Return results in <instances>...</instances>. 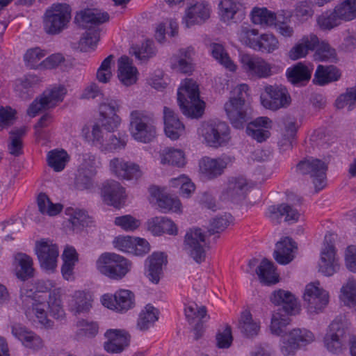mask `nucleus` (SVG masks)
<instances>
[{
	"label": "nucleus",
	"instance_id": "obj_1",
	"mask_svg": "<svg viewBox=\"0 0 356 356\" xmlns=\"http://www.w3.org/2000/svg\"><path fill=\"white\" fill-rule=\"evenodd\" d=\"M109 19V15L97 8H88L78 13L75 20L88 29L79 40V47L82 51L94 50L99 40V25Z\"/></svg>",
	"mask_w": 356,
	"mask_h": 356
},
{
	"label": "nucleus",
	"instance_id": "obj_2",
	"mask_svg": "<svg viewBox=\"0 0 356 356\" xmlns=\"http://www.w3.org/2000/svg\"><path fill=\"white\" fill-rule=\"evenodd\" d=\"M31 286H23L20 289L19 298L24 314L30 321L49 327L52 325V322L47 316L46 296L33 293Z\"/></svg>",
	"mask_w": 356,
	"mask_h": 356
},
{
	"label": "nucleus",
	"instance_id": "obj_3",
	"mask_svg": "<svg viewBox=\"0 0 356 356\" xmlns=\"http://www.w3.org/2000/svg\"><path fill=\"white\" fill-rule=\"evenodd\" d=\"M177 100L184 115L198 118L204 111V102L200 99L198 86L192 79H186L177 91Z\"/></svg>",
	"mask_w": 356,
	"mask_h": 356
},
{
	"label": "nucleus",
	"instance_id": "obj_4",
	"mask_svg": "<svg viewBox=\"0 0 356 356\" xmlns=\"http://www.w3.org/2000/svg\"><path fill=\"white\" fill-rule=\"evenodd\" d=\"M129 129L135 140L143 143H150L156 135L154 115L145 111H132L129 116Z\"/></svg>",
	"mask_w": 356,
	"mask_h": 356
},
{
	"label": "nucleus",
	"instance_id": "obj_5",
	"mask_svg": "<svg viewBox=\"0 0 356 356\" xmlns=\"http://www.w3.org/2000/svg\"><path fill=\"white\" fill-rule=\"evenodd\" d=\"M349 330V323L344 316H338L329 325L323 337V345L327 351L337 354L352 336Z\"/></svg>",
	"mask_w": 356,
	"mask_h": 356
},
{
	"label": "nucleus",
	"instance_id": "obj_6",
	"mask_svg": "<svg viewBox=\"0 0 356 356\" xmlns=\"http://www.w3.org/2000/svg\"><path fill=\"white\" fill-rule=\"evenodd\" d=\"M131 262L124 257L111 252L101 254L96 262L102 274L116 280L122 279L131 270Z\"/></svg>",
	"mask_w": 356,
	"mask_h": 356
},
{
	"label": "nucleus",
	"instance_id": "obj_7",
	"mask_svg": "<svg viewBox=\"0 0 356 356\" xmlns=\"http://www.w3.org/2000/svg\"><path fill=\"white\" fill-rule=\"evenodd\" d=\"M315 334L306 328H294L282 335L280 350L284 356H295L297 351L312 343Z\"/></svg>",
	"mask_w": 356,
	"mask_h": 356
},
{
	"label": "nucleus",
	"instance_id": "obj_8",
	"mask_svg": "<svg viewBox=\"0 0 356 356\" xmlns=\"http://www.w3.org/2000/svg\"><path fill=\"white\" fill-rule=\"evenodd\" d=\"M198 133L208 146L214 148L225 147L231 140L229 127L222 121L204 122Z\"/></svg>",
	"mask_w": 356,
	"mask_h": 356
},
{
	"label": "nucleus",
	"instance_id": "obj_9",
	"mask_svg": "<svg viewBox=\"0 0 356 356\" xmlns=\"http://www.w3.org/2000/svg\"><path fill=\"white\" fill-rule=\"evenodd\" d=\"M79 164L76 175L75 184L79 189H87L92 186V178L102 165L100 159L91 153L79 156Z\"/></svg>",
	"mask_w": 356,
	"mask_h": 356
},
{
	"label": "nucleus",
	"instance_id": "obj_10",
	"mask_svg": "<svg viewBox=\"0 0 356 356\" xmlns=\"http://www.w3.org/2000/svg\"><path fill=\"white\" fill-rule=\"evenodd\" d=\"M208 247L206 235L200 228H193L186 232L184 250L196 263L201 264L205 260Z\"/></svg>",
	"mask_w": 356,
	"mask_h": 356
},
{
	"label": "nucleus",
	"instance_id": "obj_11",
	"mask_svg": "<svg viewBox=\"0 0 356 356\" xmlns=\"http://www.w3.org/2000/svg\"><path fill=\"white\" fill-rule=\"evenodd\" d=\"M65 94L64 86H55L45 90L29 105L26 114L31 118H34L40 112L54 107L63 99Z\"/></svg>",
	"mask_w": 356,
	"mask_h": 356
},
{
	"label": "nucleus",
	"instance_id": "obj_12",
	"mask_svg": "<svg viewBox=\"0 0 356 356\" xmlns=\"http://www.w3.org/2000/svg\"><path fill=\"white\" fill-rule=\"evenodd\" d=\"M241 67L250 79H266L273 75V65L263 58L253 54L241 56Z\"/></svg>",
	"mask_w": 356,
	"mask_h": 356
},
{
	"label": "nucleus",
	"instance_id": "obj_13",
	"mask_svg": "<svg viewBox=\"0 0 356 356\" xmlns=\"http://www.w3.org/2000/svg\"><path fill=\"white\" fill-rule=\"evenodd\" d=\"M297 170L302 175H309L316 191L325 187L327 165L321 160L310 158L301 161L297 165Z\"/></svg>",
	"mask_w": 356,
	"mask_h": 356
},
{
	"label": "nucleus",
	"instance_id": "obj_14",
	"mask_svg": "<svg viewBox=\"0 0 356 356\" xmlns=\"http://www.w3.org/2000/svg\"><path fill=\"white\" fill-rule=\"evenodd\" d=\"M234 161V157L223 154L217 158L205 156L199 162L200 173L207 179L212 180L221 176L225 170Z\"/></svg>",
	"mask_w": 356,
	"mask_h": 356
},
{
	"label": "nucleus",
	"instance_id": "obj_15",
	"mask_svg": "<svg viewBox=\"0 0 356 356\" xmlns=\"http://www.w3.org/2000/svg\"><path fill=\"white\" fill-rule=\"evenodd\" d=\"M108 167L111 173L120 179L137 181L143 174L138 164L120 157L111 159Z\"/></svg>",
	"mask_w": 356,
	"mask_h": 356
},
{
	"label": "nucleus",
	"instance_id": "obj_16",
	"mask_svg": "<svg viewBox=\"0 0 356 356\" xmlns=\"http://www.w3.org/2000/svg\"><path fill=\"white\" fill-rule=\"evenodd\" d=\"M67 4H54L47 9L43 17L44 29L49 34H57L65 24Z\"/></svg>",
	"mask_w": 356,
	"mask_h": 356
},
{
	"label": "nucleus",
	"instance_id": "obj_17",
	"mask_svg": "<svg viewBox=\"0 0 356 356\" xmlns=\"http://www.w3.org/2000/svg\"><path fill=\"white\" fill-rule=\"evenodd\" d=\"M266 95H261V102L264 107L273 111L286 107L290 104L291 97L286 88L278 86L265 87Z\"/></svg>",
	"mask_w": 356,
	"mask_h": 356
},
{
	"label": "nucleus",
	"instance_id": "obj_18",
	"mask_svg": "<svg viewBox=\"0 0 356 356\" xmlns=\"http://www.w3.org/2000/svg\"><path fill=\"white\" fill-rule=\"evenodd\" d=\"M224 109L230 123L236 129H241L250 118L248 103H241L234 98H229L224 105Z\"/></svg>",
	"mask_w": 356,
	"mask_h": 356
},
{
	"label": "nucleus",
	"instance_id": "obj_19",
	"mask_svg": "<svg viewBox=\"0 0 356 356\" xmlns=\"http://www.w3.org/2000/svg\"><path fill=\"white\" fill-rule=\"evenodd\" d=\"M102 305L108 309L124 313L135 305L134 294L129 290L120 289L113 296L105 294L102 297Z\"/></svg>",
	"mask_w": 356,
	"mask_h": 356
},
{
	"label": "nucleus",
	"instance_id": "obj_20",
	"mask_svg": "<svg viewBox=\"0 0 356 356\" xmlns=\"http://www.w3.org/2000/svg\"><path fill=\"white\" fill-rule=\"evenodd\" d=\"M303 298L310 312H321L329 302L328 293L320 286L318 282L307 284Z\"/></svg>",
	"mask_w": 356,
	"mask_h": 356
},
{
	"label": "nucleus",
	"instance_id": "obj_21",
	"mask_svg": "<svg viewBox=\"0 0 356 356\" xmlns=\"http://www.w3.org/2000/svg\"><path fill=\"white\" fill-rule=\"evenodd\" d=\"M332 234L325 235L324 245L321 252V258L318 263L319 271L326 276H331L337 273L340 268L339 257L336 254V249L332 243H328Z\"/></svg>",
	"mask_w": 356,
	"mask_h": 356
},
{
	"label": "nucleus",
	"instance_id": "obj_22",
	"mask_svg": "<svg viewBox=\"0 0 356 356\" xmlns=\"http://www.w3.org/2000/svg\"><path fill=\"white\" fill-rule=\"evenodd\" d=\"M36 254L40 266L46 270L54 271L57 266L58 248L49 241L42 240L36 243Z\"/></svg>",
	"mask_w": 356,
	"mask_h": 356
},
{
	"label": "nucleus",
	"instance_id": "obj_23",
	"mask_svg": "<svg viewBox=\"0 0 356 356\" xmlns=\"http://www.w3.org/2000/svg\"><path fill=\"white\" fill-rule=\"evenodd\" d=\"M210 5L204 1H198L186 8L182 22L186 28H190L204 23L210 17Z\"/></svg>",
	"mask_w": 356,
	"mask_h": 356
},
{
	"label": "nucleus",
	"instance_id": "obj_24",
	"mask_svg": "<svg viewBox=\"0 0 356 356\" xmlns=\"http://www.w3.org/2000/svg\"><path fill=\"white\" fill-rule=\"evenodd\" d=\"M104 336L107 340L104 343V348L107 353H121L129 345L130 335L124 330L110 329Z\"/></svg>",
	"mask_w": 356,
	"mask_h": 356
},
{
	"label": "nucleus",
	"instance_id": "obj_25",
	"mask_svg": "<svg viewBox=\"0 0 356 356\" xmlns=\"http://www.w3.org/2000/svg\"><path fill=\"white\" fill-rule=\"evenodd\" d=\"M102 195L103 200L108 205L120 207L124 201L125 191L115 180H107L102 184Z\"/></svg>",
	"mask_w": 356,
	"mask_h": 356
},
{
	"label": "nucleus",
	"instance_id": "obj_26",
	"mask_svg": "<svg viewBox=\"0 0 356 356\" xmlns=\"http://www.w3.org/2000/svg\"><path fill=\"white\" fill-rule=\"evenodd\" d=\"M248 188L246 179L243 177H232L222 192L224 200L237 202L245 197Z\"/></svg>",
	"mask_w": 356,
	"mask_h": 356
},
{
	"label": "nucleus",
	"instance_id": "obj_27",
	"mask_svg": "<svg viewBox=\"0 0 356 356\" xmlns=\"http://www.w3.org/2000/svg\"><path fill=\"white\" fill-rule=\"evenodd\" d=\"M12 334L29 348L37 350L42 347V341L39 336L19 323L10 325Z\"/></svg>",
	"mask_w": 356,
	"mask_h": 356
},
{
	"label": "nucleus",
	"instance_id": "obj_28",
	"mask_svg": "<svg viewBox=\"0 0 356 356\" xmlns=\"http://www.w3.org/2000/svg\"><path fill=\"white\" fill-rule=\"evenodd\" d=\"M167 264L166 256L162 252H154L145 260V274L152 283L157 284Z\"/></svg>",
	"mask_w": 356,
	"mask_h": 356
},
{
	"label": "nucleus",
	"instance_id": "obj_29",
	"mask_svg": "<svg viewBox=\"0 0 356 356\" xmlns=\"http://www.w3.org/2000/svg\"><path fill=\"white\" fill-rule=\"evenodd\" d=\"M318 44V38L314 33L304 35L288 52V57L296 60L306 57L309 51L315 50Z\"/></svg>",
	"mask_w": 356,
	"mask_h": 356
},
{
	"label": "nucleus",
	"instance_id": "obj_30",
	"mask_svg": "<svg viewBox=\"0 0 356 356\" xmlns=\"http://www.w3.org/2000/svg\"><path fill=\"white\" fill-rule=\"evenodd\" d=\"M164 131L172 140L178 139L184 134L185 127L177 115L170 108H163Z\"/></svg>",
	"mask_w": 356,
	"mask_h": 356
},
{
	"label": "nucleus",
	"instance_id": "obj_31",
	"mask_svg": "<svg viewBox=\"0 0 356 356\" xmlns=\"http://www.w3.org/2000/svg\"><path fill=\"white\" fill-rule=\"evenodd\" d=\"M271 301L276 305H282V308L278 312H284L288 315H295L299 312V305L297 299L291 292L284 290L275 291L271 298Z\"/></svg>",
	"mask_w": 356,
	"mask_h": 356
},
{
	"label": "nucleus",
	"instance_id": "obj_32",
	"mask_svg": "<svg viewBox=\"0 0 356 356\" xmlns=\"http://www.w3.org/2000/svg\"><path fill=\"white\" fill-rule=\"evenodd\" d=\"M92 296L89 292L76 291L72 296L69 309L74 316L88 313L92 307Z\"/></svg>",
	"mask_w": 356,
	"mask_h": 356
},
{
	"label": "nucleus",
	"instance_id": "obj_33",
	"mask_svg": "<svg viewBox=\"0 0 356 356\" xmlns=\"http://www.w3.org/2000/svg\"><path fill=\"white\" fill-rule=\"evenodd\" d=\"M271 127V120L267 117H259L249 123L246 133L259 143L266 140L270 136L268 129Z\"/></svg>",
	"mask_w": 356,
	"mask_h": 356
},
{
	"label": "nucleus",
	"instance_id": "obj_34",
	"mask_svg": "<svg viewBox=\"0 0 356 356\" xmlns=\"http://www.w3.org/2000/svg\"><path fill=\"white\" fill-rule=\"evenodd\" d=\"M266 215L271 221L275 222H279L282 216H285V221L290 222L298 221L300 217L298 209L287 204L269 207Z\"/></svg>",
	"mask_w": 356,
	"mask_h": 356
},
{
	"label": "nucleus",
	"instance_id": "obj_35",
	"mask_svg": "<svg viewBox=\"0 0 356 356\" xmlns=\"http://www.w3.org/2000/svg\"><path fill=\"white\" fill-rule=\"evenodd\" d=\"M296 246L293 240L285 237L276 243L274 258L280 264H287L294 258V250Z\"/></svg>",
	"mask_w": 356,
	"mask_h": 356
},
{
	"label": "nucleus",
	"instance_id": "obj_36",
	"mask_svg": "<svg viewBox=\"0 0 356 356\" xmlns=\"http://www.w3.org/2000/svg\"><path fill=\"white\" fill-rule=\"evenodd\" d=\"M118 76L122 84L129 86L137 81L138 70L132 65L131 60L127 56H122L118 59Z\"/></svg>",
	"mask_w": 356,
	"mask_h": 356
},
{
	"label": "nucleus",
	"instance_id": "obj_37",
	"mask_svg": "<svg viewBox=\"0 0 356 356\" xmlns=\"http://www.w3.org/2000/svg\"><path fill=\"white\" fill-rule=\"evenodd\" d=\"M252 22L263 28L271 27L280 22V15L269 10L265 7H254L250 13Z\"/></svg>",
	"mask_w": 356,
	"mask_h": 356
},
{
	"label": "nucleus",
	"instance_id": "obj_38",
	"mask_svg": "<svg viewBox=\"0 0 356 356\" xmlns=\"http://www.w3.org/2000/svg\"><path fill=\"white\" fill-rule=\"evenodd\" d=\"M194 54L192 47L181 49L178 55L172 58V68L184 73H190L193 70L192 56Z\"/></svg>",
	"mask_w": 356,
	"mask_h": 356
},
{
	"label": "nucleus",
	"instance_id": "obj_39",
	"mask_svg": "<svg viewBox=\"0 0 356 356\" xmlns=\"http://www.w3.org/2000/svg\"><path fill=\"white\" fill-rule=\"evenodd\" d=\"M312 68L298 63L286 70L288 80L293 85L304 86L311 79Z\"/></svg>",
	"mask_w": 356,
	"mask_h": 356
},
{
	"label": "nucleus",
	"instance_id": "obj_40",
	"mask_svg": "<svg viewBox=\"0 0 356 356\" xmlns=\"http://www.w3.org/2000/svg\"><path fill=\"white\" fill-rule=\"evenodd\" d=\"M90 222V217L85 210L68 207V229L78 233L88 226Z\"/></svg>",
	"mask_w": 356,
	"mask_h": 356
},
{
	"label": "nucleus",
	"instance_id": "obj_41",
	"mask_svg": "<svg viewBox=\"0 0 356 356\" xmlns=\"http://www.w3.org/2000/svg\"><path fill=\"white\" fill-rule=\"evenodd\" d=\"M107 133L108 131L103 129L99 123H95L91 126L83 127L82 129V134L86 141L99 150Z\"/></svg>",
	"mask_w": 356,
	"mask_h": 356
},
{
	"label": "nucleus",
	"instance_id": "obj_42",
	"mask_svg": "<svg viewBox=\"0 0 356 356\" xmlns=\"http://www.w3.org/2000/svg\"><path fill=\"white\" fill-rule=\"evenodd\" d=\"M15 272L21 280H26L33 277L34 268L32 258L24 253H18L15 257Z\"/></svg>",
	"mask_w": 356,
	"mask_h": 356
},
{
	"label": "nucleus",
	"instance_id": "obj_43",
	"mask_svg": "<svg viewBox=\"0 0 356 356\" xmlns=\"http://www.w3.org/2000/svg\"><path fill=\"white\" fill-rule=\"evenodd\" d=\"M127 143V136L124 134H115L108 132L99 151L103 153L119 152L124 149Z\"/></svg>",
	"mask_w": 356,
	"mask_h": 356
},
{
	"label": "nucleus",
	"instance_id": "obj_44",
	"mask_svg": "<svg viewBox=\"0 0 356 356\" xmlns=\"http://www.w3.org/2000/svg\"><path fill=\"white\" fill-rule=\"evenodd\" d=\"M127 143V136L124 134H115L108 132L99 151L103 153L119 152L124 149Z\"/></svg>",
	"mask_w": 356,
	"mask_h": 356
},
{
	"label": "nucleus",
	"instance_id": "obj_45",
	"mask_svg": "<svg viewBox=\"0 0 356 356\" xmlns=\"http://www.w3.org/2000/svg\"><path fill=\"white\" fill-rule=\"evenodd\" d=\"M256 273L261 283L270 285L278 282V275L273 262L264 259L256 269Z\"/></svg>",
	"mask_w": 356,
	"mask_h": 356
},
{
	"label": "nucleus",
	"instance_id": "obj_46",
	"mask_svg": "<svg viewBox=\"0 0 356 356\" xmlns=\"http://www.w3.org/2000/svg\"><path fill=\"white\" fill-rule=\"evenodd\" d=\"M151 193L157 198L158 205L163 212L168 211L173 212L181 211V204L177 197L161 193L155 188H151Z\"/></svg>",
	"mask_w": 356,
	"mask_h": 356
},
{
	"label": "nucleus",
	"instance_id": "obj_47",
	"mask_svg": "<svg viewBox=\"0 0 356 356\" xmlns=\"http://www.w3.org/2000/svg\"><path fill=\"white\" fill-rule=\"evenodd\" d=\"M339 299L345 306L356 309V280L353 277L342 285Z\"/></svg>",
	"mask_w": 356,
	"mask_h": 356
},
{
	"label": "nucleus",
	"instance_id": "obj_48",
	"mask_svg": "<svg viewBox=\"0 0 356 356\" xmlns=\"http://www.w3.org/2000/svg\"><path fill=\"white\" fill-rule=\"evenodd\" d=\"M340 77L338 70L332 66L318 65L314 74L313 81L318 85L323 86L328 83L337 81Z\"/></svg>",
	"mask_w": 356,
	"mask_h": 356
},
{
	"label": "nucleus",
	"instance_id": "obj_49",
	"mask_svg": "<svg viewBox=\"0 0 356 356\" xmlns=\"http://www.w3.org/2000/svg\"><path fill=\"white\" fill-rule=\"evenodd\" d=\"M161 163L182 167L186 163L185 154L181 149L165 147L160 152Z\"/></svg>",
	"mask_w": 356,
	"mask_h": 356
},
{
	"label": "nucleus",
	"instance_id": "obj_50",
	"mask_svg": "<svg viewBox=\"0 0 356 356\" xmlns=\"http://www.w3.org/2000/svg\"><path fill=\"white\" fill-rule=\"evenodd\" d=\"M62 294L61 289L58 288L52 290L49 295L47 305L51 316L56 319H63L65 316L61 300Z\"/></svg>",
	"mask_w": 356,
	"mask_h": 356
},
{
	"label": "nucleus",
	"instance_id": "obj_51",
	"mask_svg": "<svg viewBox=\"0 0 356 356\" xmlns=\"http://www.w3.org/2000/svg\"><path fill=\"white\" fill-rule=\"evenodd\" d=\"M74 327L78 337H94L99 330V325L97 322L85 318H78Z\"/></svg>",
	"mask_w": 356,
	"mask_h": 356
},
{
	"label": "nucleus",
	"instance_id": "obj_52",
	"mask_svg": "<svg viewBox=\"0 0 356 356\" xmlns=\"http://www.w3.org/2000/svg\"><path fill=\"white\" fill-rule=\"evenodd\" d=\"M219 6L222 19L229 22L243 8V0H221Z\"/></svg>",
	"mask_w": 356,
	"mask_h": 356
},
{
	"label": "nucleus",
	"instance_id": "obj_53",
	"mask_svg": "<svg viewBox=\"0 0 356 356\" xmlns=\"http://www.w3.org/2000/svg\"><path fill=\"white\" fill-rule=\"evenodd\" d=\"M335 106L337 109L346 108L351 111L356 108V84L353 87L347 88L335 100Z\"/></svg>",
	"mask_w": 356,
	"mask_h": 356
},
{
	"label": "nucleus",
	"instance_id": "obj_54",
	"mask_svg": "<svg viewBox=\"0 0 356 356\" xmlns=\"http://www.w3.org/2000/svg\"><path fill=\"white\" fill-rule=\"evenodd\" d=\"M212 56L230 72H235L236 65L231 60L223 46L218 43H212L210 46Z\"/></svg>",
	"mask_w": 356,
	"mask_h": 356
},
{
	"label": "nucleus",
	"instance_id": "obj_55",
	"mask_svg": "<svg viewBox=\"0 0 356 356\" xmlns=\"http://www.w3.org/2000/svg\"><path fill=\"white\" fill-rule=\"evenodd\" d=\"M37 204L39 211L43 215L54 216L58 215L63 209L61 204L52 203L48 196L44 193H40L37 198Z\"/></svg>",
	"mask_w": 356,
	"mask_h": 356
},
{
	"label": "nucleus",
	"instance_id": "obj_56",
	"mask_svg": "<svg viewBox=\"0 0 356 356\" xmlns=\"http://www.w3.org/2000/svg\"><path fill=\"white\" fill-rule=\"evenodd\" d=\"M237 35L239 41L248 47L255 51L257 41L260 34L259 31L251 29L248 26H241L238 31Z\"/></svg>",
	"mask_w": 356,
	"mask_h": 356
},
{
	"label": "nucleus",
	"instance_id": "obj_57",
	"mask_svg": "<svg viewBox=\"0 0 356 356\" xmlns=\"http://www.w3.org/2000/svg\"><path fill=\"white\" fill-rule=\"evenodd\" d=\"M260 326L258 322L254 321L252 314L248 311L241 314L239 321V329L241 332L247 337H253L258 334Z\"/></svg>",
	"mask_w": 356,
	"mask_h": 356
},
{
	"label": "nucleus",
	"instance_id": "obj_58",
	"mask_svg": "<svg viewBox=\"0 0 356 356\" xmlns=\"http://www.w3.org/2000/svg\"><path fill=\"white\" fill-rule=\"evenodd\" d=\"M279 48V41L277 38L269 33L260 34L255 51L270 54Z\"/></svg>",
	"mask_w": 356,
	"mask_h": 356
},
{
	"label": "nucleus",
	"instance_id": "obj_59",
	"mask_svg": "<svg viewBox=\"0 0 356 356\" xmlns=\"http://www.w3.org/2000/svg\"><path fill=\"white\" fill-rule=\"evenodd\" d=\"M314 58L318 61L335 62L337 60V53L328 42L325 40L320 41L316 47Z\"/></svg>",
	"mask_w": 356,
	"mask_h": 356
},
{
	"label": "nucleus",
	"instance_id": "obj_60",
	"mask_svg": "<svg viewBox=\"0 0 356 356\" xmlns=\"http://www.w3.org/2000/svg\"><path fill=\"white\" fill-rule=\"evenodd\" d=\"M158 310L152 305H147L140 314L138 327L141 330H146L158 320Z\"/></svg>",
	"mask_w": 356,
	"mask_h": 356
},
{
	"label": "nucleus",
	"instance_id": "obj_61",
	"mask_svg": "<svg viewBox=\"0 0 356 356\" xmlns=\"http://www.w3.org/2000/svg\"><path fill=\"white\" fill-rule=\"evenodd\" d=\"M185 314L190 324H194L197 321H207L209 317L207 314V309L204 306H199L195 302L188 304L185 308Z\"/></svg>",
	"mask_w": 356,
	"mask_h": 356
},
{
	"label": "nucleus",
	"instance_id": "obj_62",
	"mask_svg": "<svg viewBox=\"0 0 356 356\" xmlns=\"http://www.w3.org/2000/svg\"><path fill=\"white\" fill-rule=\"evenodd\" d=\"M67 152L64 149H54L47 154L48 165L56 172L62 171L66 165Z\"/></svg>",
	"mask_w": 356,
	"mask_h": 356
},
{
	"label": "nucleus",
	"instance_id": "obj_63",
	"mask_svg": "<svg viewBox=\"0 0 356 356\" xmlns=\"http://www.w3.org/2000/svg\"><path fill=\"white\" fill-rule=\"evenodd\" d=\"M335 8L343 21H350L356 17V0H343Z\"/></svg>",
	"mask_w": 356,
	"mask_h": 356
},
{
	"label": "nucleus",
	"instance_id": "obj_64",
	"mask_svg": "<svg viewBox=\"0 0 356 356\" xmlns=\"http://www.w3.org/2000/svg\"><path fill=\"white\" fill-rule=\"evenodd\" d=\"M291 323V318L286 314L281 312L273 314L270 324V330L273 334L280 336L284 332V328Z\"/></svg>",
	"mask_w": 356,
	"mask_h": 356
}]
</instances>
